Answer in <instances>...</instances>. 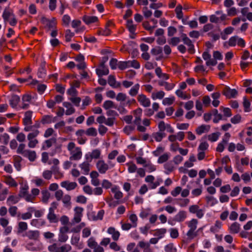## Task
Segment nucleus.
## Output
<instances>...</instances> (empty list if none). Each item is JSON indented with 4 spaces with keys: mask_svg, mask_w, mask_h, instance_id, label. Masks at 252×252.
Segmentation results:
<instances>
[{
    "mask_svg": "<svg viewBox=\"0 0 252 252\" xmlns=\"http://www.w3.org/2000/svg\"><path fill=\"white\" fill-rule=\"evenodd\" d=\"M67 149L69 152L70 160H79L82 157V152L81 147L76 146L75 143L70 142L67 145Z\"/></svg>",
    "mask_w": 252,
    "mask_h": 252,
    "instance_id": "f257e3e1",
    "label": "nucleus"
},
{
    "mask_svg": "<svg viewBox=\"0 0 252 252\" xmlns=\"http://www.w3.org/2000/svg\"><path fill=\"white\" fill-rule=\"evenodd\" d=\"M2 17L5 23L8 22L11 26L16 25L17 20L11 9L5 8L3 11Z\"/></svg>",
    "mask_w": 252,
    "mask_h": 252,
    "instance_id": "f03ea898",
    "label": "nucleus"
},
{
    "mask_svg": "<svg viewBox=\"0 0 252 252\" xmlns=\"http://www.w3.org/2000/svg\"><path fill=\"white\" fill-rule=\"evenodd\" d=\"M115 164L111 161H108V163L103 160H99L96 163V167L99 172L101 174H105L109 168L113 167Z\"/></svg>",
    "mask_w": 252,
    "mask_h": 252,
    "instance_id": "7ed1b4c3",
    "label": "nucleus"
},
{
    "mask_svg": "<svg viewBox=\"0 0 252 252\" xmlns=\"http://www.w3.org/2000/svg\"><path fill=\"white\" fill-rule=\"evenodd\" d=\"M32 111H28L25 113L24 117L23 119V123L25 126L24 130L26 132L30 131L32 130Z\"/></svg>",
    "mask_w": 252,
    "mask_h": 252,
    "instance_id": "20e7f679",
    "label": "nucleus"
},
{
    "mask_svg": "<svg viewBox=\"0 0 252 252\" xmlns=\"http://www.w3.org/2000/svg\"><path fill=\"white\" fill-rule=\"evenodd\" d=\"M126 99V95L123 93H119L116 96V99L118 101H120L119 106L118 107V110L121 113H124L125 112V100Z\"/></svg>",
    "mask_w": 252,
    "mask_h": 252,
    "instance_id": "39448f33",
    "label": "nucleus"
},
{
    "mask_svg": "<svg viewBox=\"0 0 252 252\" xmlns=\"http://www.w3.org/2000/svg\"><path fill=\"white\" fill-rule=\"evenodd\" d=\"M222 94L228 98H235L238 94V91L235 89L225 86L223 90Z\"/></svg>",
    "mask_w": 252,
    "mask_h": 252,
    "instance_id": "423d86ee",
    "label": "nucleus"
},
{
    "mask_svg": "<svg viewBox=\"0 0 252 252\" xmlns=\"http://www.w3.org/2000/svg\"><path fill=\"white\" fill-rule=\"evenodd\" d=\"M83 210V208L80 207H76L74 208V215L72 220L73 223H78L81 221Z\"/></svg>",
    "mask_w": 252,
    "mask_h": 252,
    "instance_id": "0eeeda50",
    "label": "nucleus"
},
{
    "mask_svg": "<svg viewBox=\"0 0 252 252\" xmlns=\"http://www.w3.org/2000/svg\"><path fill=\"white\" fill-rule=\"evenodd\" d=\"M86 158L87 160L80 164L79 166L81 169L83 174L88 175L90 170L91 159H89V158L87 157H86Z\"/></svg>",
    "mask_w": 252,
    "mask_h": 252,
    "instance_id": "6e6552de",
    "label": "nucleus"
},
{
    "mask_svg": "<svg viewBox=\"0 0 252 252\" xmlns=\"http://www.w3.org/2000/svg\"><path fill=\"white\" fill-rule=\"evenodd\" d=\"M56 20L55 18L50 20L45 17H42L41 21L43 24L46 25L49 29H54L56 26Z\"/></svg>",
    "mask_w": 252,
    "mask_h": 252,
    "instance_id": "1a4fd4ad",
    "label": "nucleus"
},
{
    "mask_svg": "<svg viewBox=\"0 0 252 252\" xmlns=\"http://www.w3.org/2000/svg\"><path fill=\"white\" fill-rule=\"evenodd\" d=\"M137 99L140 104L143 106L147 107L150 106V100L149 98L147 97L145 95L143 94L139 95Z\"/></svg>",
    "mask_w": 252,
    "mask_h": 252,
    "instance_id": "9d476101",
    "label": "nucleus"
},
{
    "mask_svg": "<svg viewBox=\"0 0 252 252\" xmlns=\"http://www.w3.org/2000/svg\"><path fill=\"white\" fill-rule=\"evenodd\" d=\"M22 99V105L21 108L23 109H28L32 100V96L29 94H25L23 95Z\"/></svg>",
    "mask_w": 252,
    "mask_h": 252,
    "instance_id": "9b49d317",
    "label": "nucleus"
},
{
    "mask_svg": "<svg viewBox=\"0 0 252 252\" xmlns=\"http://www.w3.org/2000/svg\"><path fill=\"white\" fill-rule=\"evenodd\" d=\"M57 142V139L55 137L47 139L44 141L42 145V149L46 150L52 146L54 144Z\"/></svg>",
    "mask_w": 252,
    "mask_h": 252,
    "instance_id": "f8f14e48",
    "label": "nucleus"
},
{
    "mask_svg": "<svg viewBox=\"0 0 252 252\" xmlns=\"http://www.w3.org/2000/svg\"><path fill=\"white\" fill-rule=\"evenodd\" d=\"M82 20L87 25L96 23L98 21V18L95 16L84 15Z\"/></svg>",
    "mask_w": 252,
    "mask_h": 252,
    "instance_id": "ddd939ff",
    "label": "nucleus"
},
{
    "mask_svg": "<svg viewBox=\"0 0 252 252\" xmlns=\"http://www.w3.org/2000/svg\"><path fill=\"white\" fill-rule=\"evenodd\" d=\"M61 186L64 188H65L67 190H71L75 189L77 186L76 182H70L66 181L62 182L61 183Z\"/></svg>",
    "mask_w": 252,
    "mask_h": 252,
    "instance_id": "4468645a",
    "label": "nucleus"
},
{
    "mask_svg": "<svg viewBox=\"0 0 252 252\" xmlns=\"http://www.w3.org/2000/svg\"><path fill=\"white\" fill-rule=\"evenodd\" d=\"M56 117H53L52 115H45L42 117L41 123L43 125L50 124L56 121Z\"/></svg>",
    "mask_w": 252,
    "mask_h": 252,
    "instance_id": "2eb2a0df",
    "label": "nucleus"
},
{
    "mask_svg": "<svg viewBox=\"0 0 252 252\" xmlns=\"http://www.w3.org/2000/svg\"><path fill=\"white\" fill-rule=\"evenodd\" d=\"M187 218V213L185 211H180L177 214L173 219V221L177 222L183 221Z\"/></svg>",
    "mask_w": 252,
    "mask_h": 252,
    "instance_id": "dca6fc26",
    "label": "nucleus"
},
{
    "mask_svg": "<svg viewBox=\"0 0 252 252\" xmlns=\"http://www.w3.org/2000/svg\"><path fill=\"white\" fill-rule=\"evenodd\" d=\"M96 73L99 76L108 74L109 70L104 63H102L99 67L96 69Z\"/></svg>",
    "mask_w": 252,
    "mask_h": 252,
    "instance_id": "f3484780",
    "label": "nucleus"
},
{
    "mask_svg": "<svg viewBox=\"0 0 252 252\" xmlns=\"http://www.w3.org/2000/svg\"><path fill=\"white\" fill-rule=\"evenodd\" d=\"M20 100V98L18 95H12L9 99V104L11 107L15 108L17 106Z\"/></svg>",
    "mask_w": 252,
    "mask_h": 252,
    "instance_id": "a211bd4d",
    "label": "nucleus"
},
{
    "mask_svg": "<svg viewBox=\"0 0 252 252\" xmlns=\"http://www.w3.org/2000/svg\"><path fill=\"white\" fill-rule=\"evenodd\" d=\"M19 195H12L9 196L6 200V203L8 206L17 203L20 200Z\"/></svg>",
    "mask_w": 252,
    "mask_h": 252,
    "instance_id": "6ab92c4d",
    "label": "nucleus"
},
{
    "mask_svg": "<svg viewBox=\"0 0 252 252\" xmlns=\"http://www.w3.org/2000/svg\"><path fill=\"white\" fill-rule=\"evenodd\" d=\"M107 232L108 234L112 235V239L117 241L119 239L120 237V233L119 231L116 230L113 227H110L108 228Z\"/></svg>",
    "mask_w": 252,
    "mask_h": 252,
    "instance_id": "aec40b11",
    "label": "nucleus"
},
{
    "mask_svg": "<svg viewBox=\"0 0 252 252\" xmlns=\"http://www.w3.org/2000/svg\"><path fill=\"white\" fill-rule=\"evenodd\" d=\"M63 105L64 107L67 108L65 112L66 115H70L75 113V109L70 102H63Z\"/></svg>",
    "mask_w": 252,
    "mask_h": 252,
    "instance_id": "412c9836",
    "label": "nucleus"
},
{
    "mask_svg": "<svg viewBox=\"0 0 252 252\" xmlns=\"http://www.w3.org/2000/svg\"><path fill=\"white\" fill-rule=\"evenodd\" d=\"M210 129L209 125H202L196 128L195 131L197 134L200 135L203 133L208 132Z\"/></svg>",
    "mask_w": 252,
    "mask_h": 252,
    "instance_id": "4be33fe9",
    "label": "nucleus"
},
{
    "mask_svg": "<svg viewBox=\"0 0 252 252\" xmlns=\"http://www.w3.org/2000/svg\"><path fill=\"white\" fill-rule=\"evenodd\" d=\"M47 219L49 220L50 223H57L59 220L55 212L49 211L48 214L47 215Z\"/></svg>",
    "mask_w": 252,
    "mask_h": 252,
    "instance_id": "5701e85b",
    "label": "nucleus"
},
{
    "mask_svg": "<svg viewBox=\"0 0 252 252\" xmlns=\"http://www.w3.org/2000/svg\"><path fill=\"white\" fill-rule=\"evenodd\" d=\"M25 153L23 156L27 158L31 161H34L36 158V154L34 151L28 150Z\"/></svg>",
    "mask_w": 252,
    "mask_h": 252,
    "instance_id": "b1692460",
    "label": "nucleus"
},
{
    "mask_svg": "<svg viewBox=\"0 0 252 252\" xmlns=\"http://www.w3.org/2000/svg\"><path fill=\"white\" fill-rule=\"evenodd\" d=\"M26 236L31 240H37L39 237V232L37 230H30L26 232Z\"/></svg>",
    "mask_w": 252,
    "mask_h": 252,
    "instance_id": "393cba45",
    "label": "nucleus"
},
{
    "mask_svg": "<svg viewBox=\"0 0 252 252\" xmlns=\"http://www.w3.org/2000/svg\"><path fill=\"white\" fill-rule=\"evenodd\" d=\"M63 204V206L65 208H70L71 204V196L68 194L63 195L61 199Z\"/></svg>",
    "mask_w": 252,
    "mask_h": 252,
    "instance_id": "a878e982",
    "label": "nucleus"
},
{
    "mask_svg": "<svg viewBox=\"0 0 252 252\" xmlns=\"http://www.w3.org/2000/svg\"><path fill=\"white\" fill-rule=\"evenodd\" d=\"M111 192L114 194V198L116 199H120L123 197V193L120 191L119 188L116 186L111 188Z\"/></svg>",
    "mask_w": 252,
    "mask_h": 252,
    "instance_id": "bb28decb",
    "label": "nucleus"
},
{
    "mask_svg": "<svg viewBox=\"0 0 252 252\" xmlns=\"http://www.w3.org/2000/svg\"><path fill=\"white\" fill-rule=\"evenodd\" d=\"M50 193L47 190H43L41 191V200L44 204H47L50 197Z\"/></svg>",
    "mask_w": 252,
    "mask_h": 252,
    "instance_id": "cd10ccee",
    "label": "nucleus"
},
{
    "mask_svg": "<svg viewBox=\"0 0 252 252\" xmlns=\"http://www.w3.org/2000/svg\"><path fill=\"white\" fill-rule=\"evenodd\" d=\"M102 106L105 110H108V109H110L111 108H115V109L118 108V107L111 100L105 101L103 104Z\"/></svg>",
    "mask_w": 252,
    "mask_h": 252,
    "instance_id": "c85d7f7f",
    "label": "nucleus"
},
{
    "mask_svg": "<svg viewBox=\"0 0 252 252\" xmlns=\"http://www.w3.org/2000/svg\"><path fill=\"white\" fill-rule=\"evenodd\" d=\"M240 229V224L237 222H233L231 226L229 227L230 232L231 233H238Z\"/></svg>",
    "mask_w": 252,
    "mask_h": 252,
    "instance_id": "c756f323",
    "label": "nucleus"
},
{
    "mask_svg": "<svg viewBox=\"0 0 252 252\" xmlns=\"http://www.w3.org/2000/svg\"><path fill=\"white\" fill-rule=\"evenodd\" d=\"M108 83L110 86L113 88H118L120 86V84L117 83L114 76L110 75L108 77Z\"/></svg>",
    "mask_w": 252,
    "mask_h": 252,
    "instance_id": "7c9ffc66",
    "label": "nucleus"
},
{
    "mask_svg": "<svg viewBox=\"0 0 252 252\" xmlns=\"http://www.w3.org/2000/svg\"><path fill=\"white\" fill-rule=\"evenodd\" d=\"M131 67L135 69H139L140 67V63L136 60L127 61V68Z\"/></svg>",
    "mask_w": 252,
    "mask_h": 252,
    "instance_id": "2f4dec72",
    "label": "nucleus"
},
{
    "mask_svg": "<svg viewBox=\"0 0 252 252\" xmlns=\"http://www.w3.org/2000/svg\"><path fill=\"white\" fill-rule=\"evenodd\" d=\"M243 106L244 108V111L245 112H249L251 111V102L247 99L246 96H244L243 97Z\"/></svg>",
    "mask_w": 252,
    "mask_h": 252,
    "instance_id": "473e14b6",
    "label": "nucleus"
},
{
    "mask_svg": "<svg viewBox=\"0 0 252 252\" xmlns=\"http://www.w3.org/2000/svg\"><path fill=\"white\" fill-rule=\"evenodd\" d=\"M29 186L27 184L23 185L19 191V195L20 197H22L23 196L26 195L27 193L29 192Z\"/></svg>",
    "mask_w": 252,
    "mask_h": 252,
    "instance_id": "72a5a7b5",
    "label": "nucleus"
},
{
    "mask_svg": "<svg viewBox=\"0 0 252 252\" xmlns=\"http://www.w3.org/2000/svg\"><path fill=\"white\" fill-rule=\"evenodd\" d=\"M46 74V70L45 69V65L43 64L39 68L37 72V76L38 78H43L45 77Z\"/></svg>",
    "mask_w": 252,
    "mask_h": 252,
    "instance_id": "f704fd0d",
    "label": "nucleus"
},
{
    "mask_svg": "<svg viewBox=\"0 0 252 252\" xmlns=\"http://www.w3.org/2000/svg\"><path fill=\"white\" fill-rule=\"evenodd\" d=\"M87 245L88 246L92 249H94L97 245V243L95 241V240L94 237H90L87 241Z\"/></svg>",
    "mask_w": 252,
    "mask_h": 252,
    "instance_id": "c9c22d12",
    "label": "nucleus"
},
{
    "mask_svg": "<svg viewBox=\"0 0 252 252\" xmlns=\"http://www.w3.org/2000/svg\"><path fill=\"white\" fill-rule=\"evenodd\" d=\"M139 87L140 85L138 84H135L129 91V94L132 96L136 95L138 93Z\"/></svg>",
    "mask_w": 252,
    "mask_h": 252,
    "instance_id": "e433bc0d",
    "label": "nucleus"
},
{
    "mask_svg": "<svg viewBox=\"0 0 252 252\" xmlns=\"http://www.w3.org/2000/svg\"><path fill=\"white\" fill-rule=\"evenodd\" d=\"M85 134L90 136H95L97 134V130L94 127H90L85 131Z\"/></svg>",
    "mask_w": 252,
    "mask_h": 252,
    "instance_id": "4c0bfd02",
    "label": "nucleus"
},
{
    "mask_svg": "<svg viewBox=\"0 0 252 252\" xmlns=\"http://www.w3.org/2000/svg\"><path fill=\"white\" fill-rule=\"evenodd\" d=\"M32 132H30L27 135L28 140H30L31 139H36V137L39 135V131L37 129H32Z\"/></svg>",
    "mask_w": 252,
    "mask_h": 252,
    "instance_id": "58836bf2",
    "label": "nucleus"
},
{
    "mask_svg": "<svg viewBox=\"0 0 252 252\" xmlns=\"http://www.w3.org/2000/svg\"><path fill=\"white\" fill-rule=\"evenodd\" d=\"M206 200L208 204H210L211 206H213L218 203V200L212 196H207Z\"/></svg>",
    "mask_w": 252,
    "mask_h": 252,
    "instance_id": "ea45409f",
    "label": "nucleus"
},
{
    "mask_svg": "<svg viewBox=\"0 0 252 252\" xmlns=\"http://www.w3.org/2000/svg\"><path fill=\"white\" fill-rule=\"evenodd\" d=\"M97 34L98 35L108 36L111 34V30L109 28H105L104 29H100L97 31Z\"/></svg>",
    "mask_w": 252,
    "mask_h": 252,
    "instance_id": "a19ab883",
    "label": "nucleus"
},
{
    "mask_svg": "<svg viewBox=\"0 0 252 252\" xmlns=\"http://www.w3.org/2000/svg\"><path fill=\"white\" fill-rule=\"evenodd\" d=\"M100 154H101V152H100V150H99V149L94 150L92 152V153L90 155L91 158H89V159H91V160L93 158L97 159V158H99Z\"/></svg>",
    "mask_w": 252,
    "mask_h": 252,
    "instance_id": "79ce46f5",
    "label": "nucleus"
},
{
    "mask_svg": "<svg viewBox=\"0 0 252 252\" xmlns=\"http://www.w3.org/2000/svg\"><path fill=\"white\" fill-rule=\"evenodd\" d=\"M127 28L128 29L129 32L130 33V34L129 35L130 38H131L132 39L135 38V31L136 29V25H132L128 26L127 27Z\"/></svg>",
    "mask_w": 252,
    "mask_h": 252,
    "instance_id": "37998d69",
    "label": "nucleus"
},
{
    "mask_svg": "<svg viewBox=\"0 0 252 252\" xmlns=\"http://www.w3.org/2000/svg\"><path fill=\"white\" fill-rule=\"evenodd\" d=\"M174 144L171 145V150L173 151H179L180 153L183 156H186L188 154V150L187 149H184L182 148L178 147V149H173Z\"/></svg>",
    "mask_w": 252,
    "mask_h": 252,
    "instance_id": "c03bdc74",
    "label": "nucleus"
},
{
    "mask_svg": "<svg viewBox=\"0 0 252 252\" xmlns=\"http://www.w3.org/2000/svg\"><path fill=\"white\" fill-rule=\"evenodd\" d=\"M9 140V136L7 133H4L3 134L0 135V142L3 143L4 145H7Z\"/></svg>",
    "mask_w": 252,
    "mask_h": 252,
    "instance_id": "a18cd8bd",
    "label": "nucleus"
},
{
    "mask_svg": "<svg viewBox=\"0 0 252 252\" xmlns=\"http://www.w3.org/2000/svg\"><path fill=\"white\" fill-rule=\"evenodd\" d=\"M28 210L31 212L34 213V216L36 218L41 217L43 215V212L40 210H36L34 208L31 207L28 208Z\"/></svg>",
    "mask_w": 252,
    "mask_h": 252,
    "instance_id": "49530a36",
    "label": "nucleus"
},
{
    "mask_svg": "<svg viewBox=\"0 0 252 252\" xmlns=\"http://www.w3.org/2000/svg\"><path fill=\"white\" fill-rule=\"evenodd\" d=\"M175 12L177 18L179 19H182L183 13L182 12V6L181 5H177L175 9Z\"/></svg>",
    "mask_w": 252,
    "mask_h": 252,
    "instance_id": "de8ad7c7",
    "label": "nucleus"
},
{
    "mask_svg": "<svg viewBox=\"0 0 252 252\" xmlns=\"http://www.w3.org/2000/svg\"><path fill=\"white\" fill-rule=\"evenodd\" d=\"M71 21L70 17L67 15H64L62 19V25L65 26H68Z\"/></svg>",
    "mask_w": 252,
    "mask_h": 252,
    "instance_id": "09e8293b",
    "label": "nucleus"
},
{
    "mask_svg": "<svg viewBox=\"0 0 252 252\" xmlns=\"http://www.w3.org/2000/svg\"><path fill=\"white\" fill-rule=\"evenodd\" d=\"M164 250L166 252H177V249L174 246L173 243L166 245L164 247Z\"/></svg>",
    "mask_w": 252,
    "mask_h": 252,
    "instance_id": "8fccbe9b",
    "label": "nucleus"
},
{
    "mask_svg": "<svg viewBox=\"0 0 252 252\" xmlns=\"http://www.w3.org/2000/svg\"><path fill=\"white\" fill-rule=\"evenodd\" d=\"M48 250L50 252H60V247L58 246L57 243H53L49 246Z\"/></svg>",
    "mask_w": 252,
    "mask_h": 252,
    "instance_id": "3c124183",
    "label": "nucleus"
},
{
    "mask_svg": "<svg viewBox=\"0 0 252 252\" xmlns=\"http://www.w3.org/2000/svg\"><path fill=\"white\" fill-rule=\"evenodd\" d=\"M164 95V92L162 91H160L156 94H153L152 97L154 100H155L156 99H161L163 98Z\"/></svg>",
    "mask_w": 252,
    "mask_h": 252,
    "instance_id": "603ef678",
    "label": "nucleus"
},
{
    "mask_svg": "<svg viewBox=\"0 0 252 252\" xmlns=\"http://www.w3.org/2000/svg\"><path fill=\"white\" fill-rule=\"evenodd\" d=\"M175 100V97H165L162 100V104L164 105H170L173 104Z\"/></svg>",
    "mask_w": 252,
    "mask_h": 252,
    "instance_id": "864d4df0",
    "label": "nucleus"
},
{
    "mask_svg": "<svg viewBox=\"0 0 252 252\" xmlns=\"http://www.w3.org/2000/svg\"><path fill=\"white\" fill-rule=\"evenodd\" d=\"M220 135L219 132L213 133L208 135V139L211 142H216L218 140Z\"/></svg>",
    "mask_w": 252,
    "mask_h": 252,
    "instance_id": "5fc2aeb1",
    "label": "nucleus"
},
{
    "mask_svg": "<svg viewBox=\"0 0 252 252\" xmlns=\"http://www.w3.org/2000/svg\"><path fill=\"white\" fill-rule=\"evenodd\" d=\"M68 239L67 234L59 233L58 235V241L61 243H65Z\"/></svg>",
    "mask_w": 252,
    "mask_h": 252,
    "instance_id": "6e6d98bb",
    "label": "nucleus"
},
{
    "mask_svg": "<svg viewBox=\"0 0 252 252\" xmlns=\"http://www.w3.org/2000/svg\"><path fill=\"white\" fill-rule=\"evenodd\" d=\"M55 133V130L52 127L47 128L44 133L43 136L45 138H48L51 136Z\"/></svg>",
    "mask_w": 252,
    "mask_h": 252,
    "instance_id": "4d7b16f0",
    "label": "nucleus"
},
{
    "mask_svg": "<svg viewBox=\"0 0 252 252\" xmlns=\"http://www.w3.org/2000/svg\"><path fill=\"white\" fill-rule=\"evenodd\" d=\"M28 229L27 222L24 221L19 222L18 223V232H21Z\"/></svg>",
    "mask_w": 252,
    "mask_h": 252,
    "instance_id": "13d9d810",
    "label": "nucleus"
},
{
    "mask_svg": "<svg viewBox=\"0 0 252 252\" xmlns=\"http://www.w3.org/2000/svg\"><path fill=\"white\" fill-rule=\"evenodd\" d=\"M164 167L165 169L168 171L165 172L166 174H168L169 173L172 172L174 170V166L171 162L166 163L164 164Z\"/></svg>",
    "mask_w": 252,
    "mask_h": 252,
    "instance_id": "bf43d9fd",
    "label": "nucleus"
},
{
    "mask_svg": "<svg viewBox=\"0 0 252 252\" xmlns=\"http://www.w3.org/2000/svg\"><path fill=\"white\" fill-rule=\"evenodd\" d=\"M86 225V223L85 222H81L79 225H77L76 227L73 228L71 230V232L73 233H78L79 232L81 229L85 227Z\"/></svg>",
    "mask_w": 252,
    "mask_h": 252,
    "instance_id": "052dcab7",
    "label": "nucleus"
},
{
    "mask_svg": "<svg viewBox=\"0 0 252 252\" xmlns=\"http://www.w3.org/2000/svg\"><path fill=\"white\" fill-rule=\"evenodd\" d=\"M106 203L110 207L114 208L119 204L118 201H115L113 198H108L106 200Z\"/></svg>",
    "mask_w": 252,
    "mask_h": 252,
    "instance_id": "680f3d73",
    "label": "nucleus"
},
{
    "mask_svg": "<svg viewBox=\"0 0 252 252\" xmlns=\"http://www.w3.org/2000/svg\"><path fill=\"white\" fill-rule=\"evenodd\" d=\"M25 144H20L17 150V153L21 154L23 156L25 155V153L28 151V149L25 150Z\"/></svg>",
    "mask_w": 252,
    "mask_h": 252,
    "instance_id": "e2e57ef3",
    "label": "nucleus"
},
{
    "mask_svg": "<svg viewBox=\"0 0 252 252\" xmlns=\"http://www.w3.org/2000/svg\"><path fill=\"white\" fill-rule=\"evenodd\" d=\"M10 206L8 209L9 213L11 217H14L17 214L18 208L15 206Z\"/></svg>",
    "mask_w": 252,
    "mask_h": 252,
    "instance_id": "0e129e2a",
    "label": "nucleus"
},
{
    "mask_svg": "<svg viewBox=\"0 0 252 252\" xmlns=\"http://www.w3.org/2000/svg\"><path fill=\"white\" fill-rule=\"evenodd\" d=\"M151 54L153 55L156 56L162 53V48L159 46L153 48L151 50Z\"/></svg>",
    "mask_w": 252,
    "mask_h": 252,
    "instance_id": "69168bd1",
    "label": "nucleus"
},
{
    "mask_svg": "<svg viewBox=\"0 0 252 252\" xmlns=\"http://www.w3.org/2000/svg\"><path fill=\"white\" fill-rule=\"evenodd\" d=\"M72 249L69 244H65L60 247V252H69Z\"/></svg>",
    "mask_w": 252,
    "mask_h": 252,
    "instance_id": "338daca9",
    "label": "nucleus"
},
{
    "mask_svg": "<svg viewBox=\"0 0 252 252\" xmlns=\"http://www.w3.org/2000/svg\"><path fill=\"white\" fill-rule=\"evenodd\" d=\"M198 223V221L195 219H192L189 222L188 224V226L190 228V229H192L195 230L197 228V224Z\"/></svg>",
    "mask_w": 252,
    "mask_h": 252,
    "instance_id": "774afa93",
    "label": "nucleus"
}]
</instances>
